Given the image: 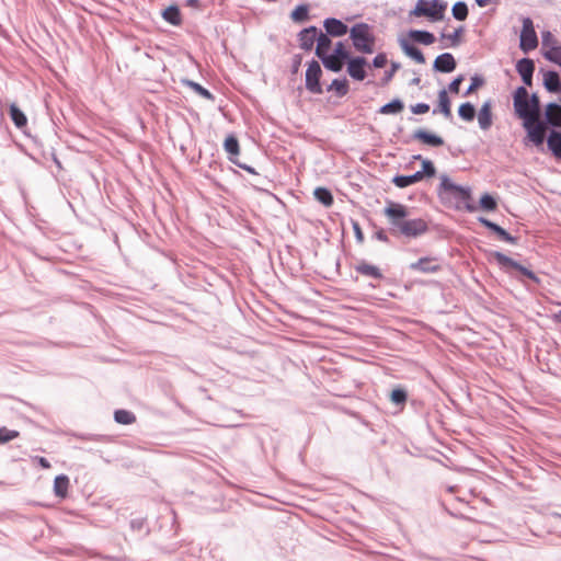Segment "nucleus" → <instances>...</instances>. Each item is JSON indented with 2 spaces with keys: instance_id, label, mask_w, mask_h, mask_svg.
I'll return each instance as SVG.
<instances>
[{
  "instance_id": "obj_1",
  "label": "nucleus",
  "mask_w": 561,
  "mask_h": 561,
  "mask_svg": "<svg viewBox=\"0 0 561 561\" xmlns=\"http://www.w3.org/2000/svg\"><path fill=\"white\" fill-rule=\"evenodd\" d=\"M392 233H399L407 238H416L427 231V224L422 218L408 219L409 209L407 206L388 202L383 210Z\"/></svg>"
},
{
  "instance_id": "obj_2",
  "label": "nucleus",
  "mask_w": 561,
  "mask_h": 561,
  "mask_svg": "<svg viewBox=\"0 0 561 561\" xmlns=\"http://www.w3.org/2000/svg\"><path fill=\"white\" fill-rule=\"evenodd\" d=\"M443 198H454L457 202V207H463L466 210L472 213L476 207L470 204L471 191L469 187L455 184L449 176L443 174L440 176L439 185Z\"/></svg>"
},
{
  "instance_id": "obj_3",
  "label": "nucleus",
  "mask_w": 561,
  "mask_h": 561,
  "mask_svg": "<svg viewBox=\"0 0 561 561\" xmlns=\"http://www.w3.org/2000/svg\"><path fill=\"white\" fill-rule=\"evenodd\" d=\"M446 8L447 3L442 0H417L413 10L410 11V16H425L432 22H438L444 19Z\"/></svg>"
},
{
  "instance_id": "obj_4",
  "label": "nucleus",
  "mask_w": 561,
  "mask_h": 561,
  "mask_svg": "<svg viewBox=\"0 0 561 561\" xmlns=\"http://www.w3.org/2000/svg\"><path fill=\"white\" fill-rule=\"evenodd\" d=\"M350 37L357 51L365 54H371L374 51L375 38L367 24H355L350 31Z\"/></svg>"
},
{
  "instance_id": "obj_5",
  "label": "nucleus",
  "mask_w": 561,
  "mask_h": 561,
  "mask_svg": "<svg viewBox=\"0 0 561 561\" xmlns=\"http://www.w3.org/2000/svg\"><path fill=\"white\" fill-rule=\"evenodd\" d=\"M514 108L516 114L524 119V123H536L537 114L528 102V92L524 87L516 89L514 93Z\"/></svg>"
},
{
  "instance_id": "obj_6",
  "label": "nucleus",
  "mask_w": 561,
  "mask_h": 561,
  "mask_svg": "<svg viewBox=\"0 0 561 561\" xmlns=\"http://www.w3.org/2000/svg\"><path fill=\"white\" fill-rule=\"evenodd\" d=\"M541 44L545 58L561 66V45L551 32L541 33Z\"/></svg>"
},
{
  "instance_id": "obj_7",
  "label": "nucleus",
  "mask_w": 561,
  "mask_h": 561,
  "mask_svg": "<svg viewBox=\"0 0 561 561\" xmlns=\"http://www.w3.org/2000/svg\"><path fill=\"white\" fill-rule=\"evenodd\" d=\"M538 46L537 34L534 28L531 19L525 18L523 20V28L520 32L519 47L524 53L535 49Z\"/></svg>"
},
{
  "instance_id": "obj_8",
  "label": "nucleus",
  "mask_w": 561,
  "mask_h": 561,
  "mask_svg": "<svg viewBox=\"0 0 561 561\" xmlns=\"http://www.w3.org/2000/svg\"><path fill=\"white\" fill-rule=\"evenodd\" d=\"M322 70L318 61L313 60L308 65L306 70V88L312 93L319 94L322 92L320 85V77Z\"/></svg>"
},
{
  "instance_id": "obj_9",
  "label": "nucleus",
  "mask_w": 561,
  "mask_h": 561,
  "mask_svg": "<svg viewBox=\"0 0 561 561\" xmlns=\"http://www.w3.org/2000/svg\"><path fill=\"white\" fill-rule=\"evenodd\" d=\"M494 259L497 261V263L505 270L507 268H514L519 271L523 275L528 277L535 283H539V278L527 267L520 265L516 261L512 260L511 257L506 256L505 254L501 252H494L493 253Z\"/></svg>"
},
{
  "instance_id": "obj_10",
  "label": "nucleus",
  "mask_w": 561,
  "mask_h": 561,
  "mask_svg": "<svg viewBox=\"0 0 561 561\" xmlns=\"http://www.w3.org/2000/svg\"><path fill=\"white\" fill-rule=\"evenodd\" d=\"M366 59L364 57L351 58L347 62V73L357 81H362L366 78Z\"/></svg>"
},
{
  "instance_id": "obj_11",
  "label": "nucleus",
  "mask_w": 561,
  "mask_h": 561,
  "mask_svg": "<svg viewBox=\"0 0 561 561\" xmlns=\"http://www.w3.org/2000/svg\"><path fill=\"white\" fill-rule=\"evenodd\" d=\"M524 127L527 129L528 138L536 146H541L546 136V127L538 121L536 123H524Z\"/></svg>"
},
{
  "instance_id": "obj_12",
  "label": "nucleus",
  "mask_w": 561,
  "mask_h": 561,
  "mask_svg": "<svg viewBox=\"0 0 561 561\" xmlns=\"http://www.w3.org/2000/svg\"><path fill=\"white\" fill-rule=\"evenodd\" d=\"M399 45H400L402 51L408 57L413 59L416 64H420V65L425 64V57H424L423 53L416 46L411 44L408 38H404V37L400 38Z\"/></svg>"
},
{
  "instance_id": "obj_13",
  "label": "nucleus",
  "mask_w": 561,
  "mask_h": 561,
  "mask_svg": "<svg viewBox=\"0 0 561 561\" xmlns=\"http://www.w3.org/2000/svg\"><path fill=\"white\" fill-rule=\"evenodd\" d=\"M516 70L526 85H531L535 65L531 59L523 58L517 61Z\"/></svg>"
},
{
  "instance_id": "obj_14",
  "label": "nucleus",
  "mask_w": 561,
  "mask_h": 561,
  "mask_svg": "<svg viewBox=\"0 0 561 561\" xmlns=\"http://www.w3.org/2000/svg\"><path fill=\"white\" fill-rule=\"evenodd\" d=\"M456 68V61L451 54L444 53L436 57L434 61V69L439 72H451Z\"/></svg>"
},
{
  "instance_id": "obj_15",
  "label": "nucleus",
  "mask_w": 561,
  "mask_h": 561,
  "mask_svg": "<svg viewBox=\"0 0 561 561\" xmlns=\"http://www.w3.org/2000/svg\"><path fill=\"white\" fill-rule=\"evenodd\" d=\"M479 127L483 130H488L492 125V102L485 101L478 113Z\"/></svg>"
},
{
  "instance_id": "obj_16",
  "label": "nucleus",
  "mask_w": 561,
  "mask_h": 561,
  "mask_svg": "<svg viewBox=\"0 0 561 561\" xmlns=\"http://www.w3.org/2000/svg\"><path fill=\"white\" fill-rule=\"evenodd\" d=\"M317 27L310 26L308 28L302 30L299 33L300 47L305 50H310L313 47V44L317 41Z\"/></svg>"
},
{
  "instance_id": "obj_17",
  "label": "nucleus",
  "mask_w": 561,
  "mask_h": 561,
  "mask_svg": "<svg viewBox=\"0 0 561 561\" xmlns=\"http://www.w3.org/2000/svg\"><path fill=\"white\" fill-rule=\"evenodd\" d=\"M324 27L328 34L332 36H342L347 33V26L342 21L333 18L324 21Z\"/></svg>"
},
{
  "instance_id": "obj_18",
  "label": "nucleus",
  "mask_w": 561,
  "mask_h": 561,
  "mask_svg": "<svg viewBox=\"0 0 561 561\" xmlns=\"http://www.w3.org/2000/svg\"><path fill=\"white\" fill-rule=\"evenodd\" d=\"M413 137L423 144L439 147L444 145V140L442 137L427 133L426 130L419 129L413 134Z\"/></svg>"
},
{
  "instance_id": "obj_19",
  "label": "nucleus",
  "mask_w": 561,
  "mask_h": 561,
  "mask_svg": "<svg viewBox=\"0 0 561 561\" xmlns=\"http://www.w3.org/2000/svg\"><path fill=\"white\" fill-rule=\"evenodd\" d=\"M411 270L420 271L423 273H434L439 270V265L435 264L434 259L422 257L417 262L410 265Z\"/></svg>"
},
{
  "instance_id": "obj_20",
  "label": "nucleus",
  "mask_w": 561,
  "mask_h": 561,
  "mask_svg": "<svg viewBox=\"0 0 561 561\" xmlns=\"http://www.w3.org/2000/svg\"><path fill=\"white\" fill-rule=\"evenodd\" d=\"M354 270L357 273H359L364 276H367V277L377 278V279L382 277V274L377 266L366 263L365 261L358 262L354 266Z\"/></svg>"
},
{
  "instance_id": "obj_21",
  "label": "nucleus",
  "mask_w": 561,
  "mask_h": 561,
  "mask_svg": "<svg viewBox=\"0 0 561 561\" xmlns=\"http://www.w3.org/2000/svg\"><path fill=\"white\" fill-rule=\"evenodd\" d=\"M423 180V172H415L411 175H398L393 179L396 186L403 188Z\"/></svg>"
},
{
  "instance_id": "obj_22",
  "label": "nucleus",
  "mask_w": 561,
  "mask_h": 561,
  "mask_svg": "<svg viewBox=\"0 0 561 561\" xmlns=\"http://www.w3.org/2000/svg\"><path fill=\"white\" fill-rule=\"evenodd\" d=\"M408 36L420 44L432 45L435 42V36L427 31L412 30Z\"/></svg>"
},
{
  "instance_id": "obj_23",
  "label": "nucleus",
  "mask_w": 561,
  "mask_h": 561,
  "mask_svg": "<svg viewBox=\"0 0 561 561\" xmlns=\"http://www.w3.org/2000/svg\"><path fill=\"white\" fill-rule=\"evenodd\" d=\"M547 145L551 152L561 160V133L551 131L547 139Z\"/></svg>"
},
{
  "instance_id": "obj_24",
  "label": "nucleus",
  "mask_w": 561,
  "mask_h": 561,
  "mask_svg": "<svg viewBox=\"0 0 561 561\" xmlns=\"http://www.w3.org/2000/svg\"><path fill=\"white\" fill-rule=\"evenodd\" d=\"M69 488V478L65 474L57 476L54 481V492L59 497H66Z\"/></svg>"
},
{
  "instance_id": "obj_25",
  "label": "nucleus",
  "mask_w": 561,
  "mask_h": 561,
  "mask_svg": "<svg viewBox=\"0 0 561 561\" xmlns=\"http://www.w3.org/2000/svg\"><path fill=\"white\" fill-rule=\"evenodd\" d=\"M323 62V66L334 72H339L343 68V59L332 54H327V56H322L320 58Z\"/></svg>"
},
{
  "instance_id": "obj_26",
  "label": "nucleus",
  "mask_w": 561,
  "mask_h": 561,
  "mask_svg": "<svg viewBox=\"0 0 561 561\" xmlns=\"http://www.w3.org/2000/svg\"><path fill=\"white\" fill-rule=\"evenodd\" d=\"M546 117L551 125L561 126V106L554 103L549 104L546 110Z\"/></svg>"
},
{
  "instance_id": "obj_27",
  "label": "nucleus",
  "mask_w": 561,
  "mask_h": 561,
  "mask_svg": "<svg viewBox=\"0 0 561 561\" xmlns=\"http://www.w3.org/2000/svg\"><path fill=\"white\" fill-rule=\"evenodd\" d=\"M543 85L550 92H557L560 89V78L556 71H547L543 75Z\"/></svg>"
},
{
  "instance_id": "obj_28",
  "label": "nucleus",
  "mask_w": 561,
  "mask_h": 561,
  "mask_svg": "<svg viewBox=\"0 0 561 561\" xmlns=\"http://www.w3.org/2000/svg\"><path fill=\"white\" fill-rule=\"evenodd\" d=\"M331 39L327 34L320 33V35L317 38V47H316V55L321 58L322 56H327L329 54L331 48Z\"/></svg>"
},
{
  "instance_id": "obj_29",
  "label": "nucleus",
  "mask_w": 561,
  "mask_h": 561,
  "mask_svg": "<svg viewBox=\"0 0 561 561\" xmlns=\"http://www.w3.org/2000/svg\"><path fill=\"white\" fill-rule=\"evenodd\" d=\"M10 116L18 128L24 127L27 123L25 114L15 104L10 105Z\"/></svg>"
},
{
  "instance_id": "obj_30",
  "label": "nucleus",
  "mask_w": 561,
  "mask_h": 561,
  "mask_svg": "<svg viewBox=\"0 0 561 561\" xmlns=\"http://www.w3.org/2000/svg\"><path fill=\"white\" fill-rule=\"evenodd\" d=\"M225 150L230 154V160L236 163L233 157L239 154V142L234 136H228L224 144Z\"/></svg>"
},
{
  "instance_id": "obj_31",
  "label": "nucleus",
  "mask_w": 561,
  "mask_h": 561,
  "mask_svg": "<svg viewBox=\"0 0 561 561\" xmlns=\"http://www.w3.org/2000/svg\"><path fill=\"white\" fill-rule=\"evenodd\" d=\"M313 194L316 199L324 206L329 207L333 204V196L329 190L324 187H317Z\"/></svg>"
},
{
  "instance_id": "obj_32",
  "label": "nucleus",
  "mask_w": 561,
  "mask_h": 561,
  "mask_svg": "<svg viewBox=\"0 0 561 561\" xmlns=\"http://www.w3.org/2000/svg\"><path fill=\"white\" fill-rule=\"evenodd\" d=\"M163 18L165 21L173 25H179L181 23L180 10L178 7H169L163 11Z\"/></svg>"
},
{
  "instance_id": "obj_33",
  "label": "nucleus",
  "mask_w": 561,
  "mask_h": 561,
  "mask_svg": "<svg viewBox=\"0 0 561 561\" xmlns=\"http://www.w3.org/2000/svg\"><path fill=\"white\" fill-rule=\"evenodd\" d=\"M438 102H439V111L444 114L445 117L451 116L450 111V101L445 90L439 91L438 93Z\"/></svg>"
},
{
  "instance_id": "obj_34",
  "label": "nucleus",
  "mask_w": 561,
  "mask_h": 561,
  "mask_svg": "<svg viewBox=\"0 0 561 561\" xmlns=\"http://www.w3.org/2000/svg\"><path fill=\"white\" fill-rule=\"evenodd\" d=\"M458 114L463 121L471 122L474 118L476 108L469 102L462 103L458 108Z\"/></svg>"
},
{
  "instance_id": "obj_35",
  "label": "nucleus",
  "mask_w": 561,
  "mask_h": 561,
  "mask_svg": "<svg viewBox=\"0 0 561 561\" xmlns=\"http://www.w3.org/2000/svg\"><path fill=\"white\" fill-rule=\"evenodd\" d=\"M114 419L117 423L128 425L136 421L135 415L127 410H117L114 413Z\"/></svg>"
},
{
  "instance_id": "obj_36",
  "label": "nucleus",
  "mask_w": 561,
  "mask_h": 561,
  "mask_svg": "<svg viewBox=\"0 0 561 561\" xmlns=\"http://www.w3.org/2000/svg\"><path fill=\"white\" fill-rule=\"evenodd\" d=\"M453 16L458 21H463L468 16V7L463 1H458L453 5Z\"/></svg>"
},
{
  "instance_id": "obj_37",
  "label": "nucleus",
  "mask_w": 561,
  "mask_h": 561,
  "mask_svg": "<svg viewBox=\"0 0 561 561\" xmlns=\"http://www.w3.org/2000/svg\"><path fill=\"white\" fill-rule=\"evenodd\" d=\"M329 90L335 91L337 95L343 96L348 92V82L346 79H334Z\"/></svg>"
},
{
  "instance_id": "obj_38",
  "label": "nucleus",
  "mask_w": 561,
  "mask_h": 561,
  "mask_svg": "<svg viewBox=\"0 0 561 561\" xmlns=\"http://www.w3.org/2000/svg\"><path fill=\"white\" fill-rule=\"evenodd\" d=\"M403 110V103L400 100H393L380 108L381 114H397Z\"/></svg>"
},
{
  "instance_id": "obj_39",
  "label": "nucleus",
  "mask_w": 561,
  "mask_h": 561,
  "mask_svg": "<svg viewBox=\"0 0 561 561\" xmlns=\"http://www.w3.org/2000/svg\"><path fill=\"white\" fill-rule=\"evenodd\" d=\"M187 85L191 87L202 98L214 101V95L207 89L203 88L199 83H196L194 81H187Z\"/></svg>"
},
{
  "instance_id": "obj_40",
  "label": "nucleus",
  "mask_w": 561,
  "mask_h": 561,
  "mask_svg": "<svg viewBox=\"0 0 561 561\" xmlns=\"http://www.w3.org/2000/svg\"><path fill=\"white\" fill-rule=\"evenodd\" d=\"M480 206L484 210L493 211L496 208V201L490 194H484L480 198Z\"/></svg>"
},
{
  "instance_id": "obj_41",
  "label": "nucleus",
  "mask_w": 561,
  "mask_h": 561,
  "mask_svg": "<svg viewBox=\"0 0 561 561\" xmlns=\"http://www.w3.org/2000/svg\"><path fill=\"white\" fill-rule=\"evenodd\" d=\"M390 400L394 404H403L407 401V392L402 388H397L391 391Z\"/></svg>"
},
{
  "instance_id": "obj_42",
  "label": "nucleus",
  "mask_w": 561,
  "mask_h": 561,
  "mask_svg": "<svg viewBox=\"0 0 561 561\" xmlns=\"http://www.w3.org/2000/svg\"><path fill=\"white\" fill-rule=\"evenodd\" d=\"M19 436L18 431L8 430L7 427L0 428V444L10 442Z\"/></svg>"
},
{
  "instance_id": "obj_43",
  "label": "nucleus",
  "mask_w": 561,
  "mask_h": 561,
  "mask_svg": "<svg viewBox=\"0 0 561 561\" xmlns=\"http://www.w3.org/2000/svg\"><path fill=\"white\" fill-rule=\"evenodd\" d=\"M308 15V8L306 5H298L293 12H291V19L294 21L300 22L307 19Z\"/></svg>"
},
{
  "instance_id": "obj_44",
  "label": "nucleus",
  "mask_w": 561,
  "mask_h": 561,
  "mask_svg": "<svg viewBox=\"0 0 561 561\" xmlns=\"http://www.w3.org/2000/svg\"><path fill=\"white\" fill-rule=\"evenodd\" d=\"M424 176H434L436 173L435 167L430 160H422V171Z\"/></svg>"
},
{
  "instance_id": "obj_45",
  "label": "nucleus",
  "mask_w": 561,
  "mask_h": 561,
  "mask_svg": "<svg viewBox=\"0 0 561 561\" xmlns=\"http://www.w3.org/2000/svg\"><path fill=\"white\" fill-rule=\"evenodd\" d=\"M332 55L337 56L343 60L348 59V53L342 42L336 43Z\"/></svg>"
},
{
  "instance_id": "obj_46",
  "label": "nucleus",
  "mask_w": 561,
  "mask_h": 561,
  "mask_svg": "<svg viewBox=\"0 0 561 561\" xmlns=\"http://www.w3.org/2000/svg\"><path fill=\"white\" fill-rule=\"evenodd\" d=\"M499 238L508 243H515L516 239L512 237L505 229L499 226L494 231Z\"/></svg>"
},
{
  "instance_id": "obj_47",
  "label": "nucleus",
  "mask_w": 561,
  "mask_h": 561,
  "mask_svg": "<svg viewBox=\"0 0 561 561\" xmlns=\"http://www.w3.org/2000/svg\"><path fill=\"white\" fill-rule=\"evenodd\" d=\"M411 111L413 114L420 115L425 114L430 111V105L426 103H417L411 106Z\"/></svg>"
},
{
  "instance_id": "obj_48",
  "label": "nucleus",
  "mask_w": 561,
  "mask_h": 561,
  "mask_svg": "<svg viewBox=\"0 0 561 561\" xmlns=\"http://www.w3.org/2000/svg\"><path fill=\"white\" fill-rule=\"evenodd\" d=\"M462 33V27L457 28L453 34L445 35L443 34V37L448 38L454 46L459 44V38Z\"/></svg>"
},
{
  "instance_id": "obj_49",
  "label": "nucleus",
  "mask_w": 561,
  "mask_h": 561,
  "mask_svg": "<svg viewBox=\"0 0 561 561\" xmlns=\"http://www.w3.org/2000/svg\"><path fill=\"white\" fill-rule=\"evenodd\" d=\"M387 64V57L385 54H378L374 60H373V66L375 68H382L385 67Z\"/></svg>"
},
{
  "instance_id": "obj_50",
  "label": "nucleus",
  "mask_w": 561,
  "mask_h": 561,
  "mask_svg": "<svg viewBox=\"0 0 561 561\" xmlns=\"http://www.w3.org/2000/svg\"><path fill=\"white\" fill-rule=\"evenodd\" d=\"M483 84V79L479 77L471 78V84L469 85L466 94L472 93L477 88L481 87Z\"/></svg>"
},
{
  "instance_id": "obj_51",
  "label": "nucleus",
  "mask_w": 561,
  "mask_h": 561,
  "mask_svg": "<svg viewBox=\"0 0 561 561\" xmlns=\"http://www.w3.org/2000/svg\"><path fill=\"white\" fill-rule=\"evenodd\" d=\"M528 102L531 104V108L535 111V113L537 114V118L539 119L540 108L538 96L536 94H533L530 99L528 98Z\"/></svg>"
},
{
  "instance_id": "obj_52",
  "label": "nucleus",
  "mask_w": 561,
  "mask_h": 561,
  "mask_svg": "<svg viewBox=\"0 0 561 561\" xmlns=\"http://www.w3.org/2000/svg\"><path fill=\"white\" fill-rule=\"evenodd\" d=\"M353 230H354L356 240L359 243H362L364 241V233H363L358 222H353Z\"/></svg>"
},
{
  "instance_id": "obj_53",
  "label": "nucleus",
  "mask_w": 561,
  "mask_h": 561,
  "mask_svg": "<svg viewBox=\"0 0 561 561\" xmlns=\"http://www.w3.org/2000/svg\"><path fill=\"white\" fill-rule=\"evenodd\" d=\"M461 81H462V77H458V78L454 79L449 84L450 92L458 93Z\"/></svg>"
},
{
  "instance_id": "obj_54",
  "label": "nucleus",
  "mask_w": 561,
  "mask_h": 561,
  "mask_svg": "<svg viewBox=\"0 0 561 561\" xmlns=\"http://www.w3.org/2000/svg\"><path fill=\"white\" fill-rule=\"evenodd\" d=\"M479 221H480L483 226H485L486 228H489L490 230H492L493 232L495 231V229H496V228H499V225H496V224H494V222L490 221V220H489V219H486V218L481 217V218H479Z\"/></svg>"
},
{
  "instance_id": "obj_55",
  "label": "nucleus",
  "mask_w": 561,
  "mask_h": 561,
  "mask_svg": "<svg viewBox=\"0 0 561 561\" xmlns=\"http://www.w3.org/2000/svg\"><path fill=\"white\" fill-rule=\"evenodd\" d=\"M479 221H480L483 226H485L486 228H489L490 230H492L493 232L495 231V229H496V228H499V225H496V224H494V222L490 221V220H489V219H486V218L481 217V218H479Z\"/></svg>"
},
{
  "instance_id": "obj_56",
  "label": "nucleus",
  "mask_w": 561,
  "mask_h": 561,
  "mask_svg": "<svg viewBox=\"0 0 561 561\" xmlns=\"http://www.w3.org/2000/svg\"><path fill=\"white\" fill-rule=\"evenodd\" d=\"M479 221H480L483 226H485L486 228H489L490 230H492L493 232L495 231V229H496V228H499V225H496V224H494V222L490 221V220H489V219H486V218L481 217V218H479Z\"/></svg>"
},
{
  "instance_id": "obj_57",
  "label": "nucleus",
  "mask_w": 561,
  "mask_h": 561,
  "mask_svg": "<svg viewBox=\"0 0 561 561\" xmlns=\"http://www.w3.org/2000/svg\"><path fill=\"white\" fill-rule=\"evenodd\" d=\"M400 68V65L397 64V62H392L391 64V69L389 71L386 72V81H389L392 76L394 75V72Z\"/></svg>"
},
{
  "instance_id": "obj_58",
  "label": "nucleus",
  "mask_w": 561,
  "mask_h": 561,
  "mask_svg": "<svg viewBox=\"0 0 561 561\" xmlns=\"http://www.w3.org/2000/svg\"><path fill=\"white\" fill-rule=\"evenodd\" d=\"M375 237L376 239H378L379 241H382V242H387L388 241V237L387 234L385 233L383 230H379L375 233Z\"/></svg>"
},
{
  "instance_id": "obj_59",
  "label": "nucleus",
  "mask_w": 561,
  "mask_h": 561,
  "mask_svg": "<svg viewBox=\"0 0 561 561\" xmlns=\"http://www.w3.org/2000/svg\"><path fill=\"white\" fill-rule=\"evenodd\" d=\"M37 460H38V463L41 465L42 468H44V469L50 468V463H49V461L46 458L37 457Z\"/></svg>"
},
{
  "instance_id": "obj_60",
  "label": "nucleus",
  "mask_w": 561,
  "mask_h": 561,
  "mask_svg": "<svg viewBox=\"0 0 561 561\" xmlns=\"http://www.w3.org/2000/svg\"><path fill=\"white\" fill-rule=\"evenodd\" d=\"M476 3L480 7V8H483V7H486L489 3H490V0H474Z\"/></svg>"
},
{
  "instance_id": "obj_61",
  "label": "nucleus",
  "mask_w": 561,
  "mask_h": 561,
  "mask_svg": "<svg viewBox=\"0 0 561 561\" xmlns=\"http://www.w3.org/2000/svg\"><path fill=\"white\" fill-rule=\"evenodd\" d=\"M554 317L559 322H561V310L558 313H556Z\"/></svg>"
},
{
  "instance_id": "obj_62",
  "label": "nucleus",
  "mask_w": 561,
  "mask_h": 561,
  "mask_svg": "<svg viewBox=\"0 0 561 561\" xmlns=\"http://www.w3.org/2000/svg\"><path fill=\"white\" fill-rule=\"evenodd\" d=\"M240 167L245 169V170H248L249 172H253V170L251 168H249V167H244V165H241V164H240Z\"/></svg>"
},
{
  "instance_id": "obj_63",
  "label": "nucleus",
  "mask_w": 561,
  "mask_h": 561,
  "mask_svg": "<svg viewBox=\"0 0 561 561\" xmlns=\"http://www.w3.org/2000/svg\"><path fill=\"white\" fill-rule=\"evenodd\" d=\"M196 1H197V0H190V3H194V2H196Z\"/></svg>"
}]
</instances>
